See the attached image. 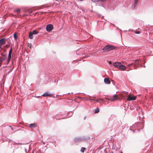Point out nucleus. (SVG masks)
Instances as JSON below:
<instances>
[{
	"label": "nucleus",
	"mask_w": 153,
	"mask_h": 153,
	"mask_svg": "<svg viewBox=\"0 0 153 153\" xmlns=\"http://www.w3.org/2000/svg\"><path fill=\"white\" fill-rule=\"evenodd\" d=\"M99 100H100L101 101H103V100L102 99L100 98L99 99Z\"/></svg>",
	"instance_id": "obj_27"
},
{
	"label": "nucleus",
	"mask_w": 153,
	"mask_h": 153,
	"mask_svg": "<svg viewBox=\"0 0 153 153\" xmlns=\"http://www.w3.org/2000/svg\"><path fill=\"white\" fill-rule=\"evenodd\" d=\"M85 148H84V147H82L81 149V150H80V151L82 152H84V151H85Z\"/></svg>",
	"instance_id": "obj_17"
},
{
	"label": "nucleus",
	"mask_w": 153,
	"mask_h": 153,
	"mask_svg": "<svg viewBox=\"0 0 153 153\" xmlns=\"http://www.w3.org/2000/svg\"><path fill=\"white\" fill-rule=\"evenodd\" d=\"M135 33L136 34H139L140 32V31H135Z\"/></svg>",
	"instance_id": "obj_25"
},
{
	"label": "nucleus",
	"mask_w": 153,
	"mask_h": 153,
	"mask_svg": "<svg viewBox=\"0 0 153 153\" xmlns=\"http://www.w3.org/2000/svg\"><path fill=\"white\" fill-rule=\"evenodd\" d=\"M99 112V109L98 108H97L95 110V113H98Z\"/></svg>",
	"instance_id": "obj_18"
},
{
	"label": "nucleus",
	"mask_w": 153,
	"mask_h": 153,
	"mask_svg": "<svg viewBox=\"0 0 153 153\" xmlns=\"http://www.w3.org/2000/svg\"><path fill=\"white\" fill-rule=\"evenodd\" d=\"M90 100H93V101H95V100H96V99H89Z\"/></svg>",
	"instance_id": "obj_26"
},
{
	"label": "nucleus",
	"mask_w": 153,
	"mask_h": 153,
	"mask_svg": "<svg viewBox=\"0 0 153 153\" xmlns=\"http://www.w3.org/2000/svg\"><path fill=\"white\" fill-rule=\"evenodd\" d=\"M121 153H122V152H121Z\"/></svg>",
	"instance_id": "obj_35"
},
{
	"label": "nucleus",
	"mask_w": 153,
	"mask_h": 153,
	"mask_svg": "<svg viewBox=\"0 0 153 153\" xmlns=\"http://www.w3.org/2000/svg\"><path fill=\"white\" fill-rule=\"evenodd\" d=\"M85 117H84V119L85 120Z\"/></svg>",
	"instance_id": "obj_34"
},
{
	"label": "nucleus",
	"mask_w": 153,
	"mask_h": 153,
	"mask_svg": "<svg viewBox=\"0 0 153 153\" xmlns=\"http://www.w3.org/2000/svg\"><path fill=\"white\" fill-rule=\"evenodd\" d=\"M27 10H30V8H28V9H27Z\"/></svg>",
	"instance_id": "obj_32"
},
{
	"label": "nucleus",
	"mask_w": 153,
	"mask_h": 153,
	"mask_svg": "<svg viewBox=\"0 0 153 153\" xmlns=\"http://www.w3.org/2000/svg\"><path fill=\"white\" fill-rule=\"evenodd\" d=\"M113 65L115 68L123 70H125L126 68V67L120 62H115L113 64Z\"/></svg>",
	"instance_id": "obj_1"
},
{
	"label": "nucleus",
	"mask_w": 153,
	"mask_h": 153,
	"mask_svg": "<svg viewBox=\"0 0 153 153\" xmlns=\"http://www.w3.org/2000/svg\"><path fill=\"white\" fill-rule=\"evenodd\" d=\"M99 100L98 99H97V100H95V101H96L97 102H99Z\"/></svg>",
	"instance_id": "obj_29"
},
{
	"label": "nucleus",
	"mask_w": 153,
	"mask_h": 153,
	"mask_svg": "<svg viewBox=\"0 0 153 153\" xmlns=\"http://www.w3.org/2000/svg\"><path fill=\"white\" fill-rule=\"evenodd\" d=\"M137 61H138V60H136V63H137Z\"/></svg>",
	"instance_id": "obj_31"
},
{
	"label": "nucleus",
	"mask_w": 153,
	"mask_h": 153,
	"mask_svg": "<svg viewBox=\"0 0 153 153\" xmlns=\"http://www.w3.org/2000/svg\"><path fill=\"white\" fill-rule=\"evenodd\" d=\"M6 39L5 38L2 39H0V45H2L4 44L6 42Z\"/></svg>",
	"instance_id": "obj_7"
},
{
	"label": "nucleus",
	"mask_w": 153,
	"mask_h": 153,
	"mask_svg": "<svg viewBox=\"0 0 153 153\" xmlns=\"http://www.w3.org/2000/svg\"><path fill=\"white\" fill-rule=\"evenodd\" d=\"M9 127H10L12 130H13V128L11 126H9Z\"/></svg>",
	"instance_id": "obj_30"
},
{
	"label": "nucleus",
	"mask_w": 153,
	"mask_h": 153,
	"mask_svg": "<svg viewBox=\"0 0 153 153\" xmlns=\"http://www.w3.org/2000/svg\"><path fill=\"white\" fill-rule=\"evenodd\" d=\"M37 126V124L36 123H31L30 124L29 126L31 129H33L36 127Z\"/></svg>",
	"instance_id": "obj_10"
},
{
	"label": "nucleus",
	"mask_w": 153,
	"mask_h": 153,
	"mask_svg": "<svg viewBox=\"0 0 153 153\" xmlns=\"http://www.w3.org/2000/svg\"><path fill=\"white\" fill-rule=\"evenodd\" d=\"M138 0H135L134 2V5H135L137 4Z\"/></svg>",
	"instance_id": "obj_21"
},
{
	"label": "nucleus",
	"mask_w": 153,
	"mask_h": 153,
	"mask_svg": "<svg viewBox=\"0 0 153 153\" xmlns=\"http://www.w3.org/2000/svg\"><path fill=\"white\" fill-rule=\"evenodd\" d=\"M75 140L76 142H80L85 140V139L80 137H77L75 139Z\"/></svg>",
	"instance_id": "obj_8"
},
{
	"label": "nucleus",
	"mask_w": 153,
	"mask_h": 153,
	"mask_svg": "<svg viewBox=\"0 0 153 153\" xmlns=\"http://www.w3.org/2000/svg\"><path fill=\"white\" fill-rule=\"evenodd\" d=\"M128 95V93L127 92H123V94H122V97L123 98H124V97H125L126 96Z\"/></svg>",
	"instance_id": "obj_11"
},
{
	"label": "nucleus",
	"mask_w": 153,
	"mask_h": 153,
	"mask_svg": "<svg viewBox=\"0 0 153 153\" xmlns=\"http://www.w3.org/2000/svg\"><path fill=\"white\" fill-rule=\"evenodd\" d=\"M14 37L15 39H16L17 38V36L16 33H15L14 34Z\"/></svg>",
	"instance_id": "obj_19"
},
{
	"label": "nucleus",
	"mask_w": 153,
	"mask_h": 153,
	"mask_svg": "<svg viewBox=\"0 0 153 153\" xmlns=\"http://www.w3.org/2000/svg\"><path fill=\"white\" fill-rule=\"evenodd\" d=\"M6 7V6H4V9H7V10H9L10 9V8L9 7Z\"/></svg>",
	"instance_id": "obj_23"
},
{
	"label": "nucleus",
	"mask_w": 153,
	"mask_h": 153,
	"mask_svg": "<svg viewBox=\"0 0 153 153\" xmlns=\"http://www.w3.org/2000/svg\"><path fill=\"white\" fill-rule=\"evenodd\" d=\"M21 10H16V12L17 13H20Z\"/></svg>",
	"instance_id": "obj_24"
},
{
	"label": "nucleus",
	"mask_w": 153,
	"mask_h": 153,
	"mask_svg": "<svg viewBox=\"0 0 153 153\" xmlns=\"http://www.w3.org/2000/svg\"><path fill=\"white\" fill-rule=\"evenodd\" d=\"M11 58V57H8V63L9 62Z\"/></svg>",
	"instance_id": "obj_22"
},
{
	"label": "nucleus",
	"mask_w": 153,
	"mask_h": 153,
	"mask_svg": "<svg viewBox=\"0 0 153 153\" xmlns=\"http://www.w3.org/2000/svg\"><path fill=\"white\" fill-rule=\"evenodd\" d=\"M53 29V26L51 24H48L46 26V29L47 31L50 32Z\"/></svg>",
	"instance_id": "obj_5"
},
{
	"label": "nucleus",
	"mask_w": 153,
	"mask_h": 153,
	"mask_svg": "<svg viewBox=\"0 0 153 153\" xmlns=\"http://www.w3.org/2000/svg\"><path fill=\"white\" fill-rule=\"evenodd\" d=\"M33 35L32 32H30L29 33V38L30 39H32L33 38Z\"/></svg>",
	"instance_id": "obj_14"
},
{
	"label": "nucleus",
	"mask_w": 153,
	"mask_h": 153,
	"mask_svg": "<svg viewBox=\"0 0 153 153\" xmlns=\"http://www.w3.org/2000/svg\"><path fill=\"white\" fill-rule=\"evenodd\" d=\"M136 98V96H133L132 97H131L129 96H128L127 97V100L129 101H131L135 100Z\"/></svg>",
	"instance_id": "obj_6"
},
{
	"label": "nucleus",
	"mask_w": 153,
	"mask_h": 153,
	"mask_svg": "<svg viewBox=\"0 0 153 153\" xmlns=\"http://www.w3.org/2000/svg\"><path fill=\"white\" fill-rule=\"evenodd\" d=\"M16 10H20L18 8V9H16Z\"/></svg>",
	"instance_id": "obj_33"
},
{
	"label": "nucleus",
	"mask_w": 153,
	"mask_h": 153,
	"mask_svg": "<svg viewBox=\"0 0 153 153\" xmlns=\"http://www.w3.org/2000/svg\"><path fill=\"white\" fill-rule=\"evenodd\" d=\"M5 60V59L2 57L0 56V64L1 65V64L3 62V61Z\"/></svg>",
	"instance_id": "obj_13"
},
{
	"label": "nucleus",
	"mask_w": 153,
	"mask_h": 153,
	"mask_svg": "<svg viewBox=\"0 0 153 153\" xmlns=\"http://www.w3.org/2000/svg\"><path fill=\"white\" fill-rule=\"evenodd\" d=\"M107 0H100V1H102V2H104V1H107Z\"/></svg>",
	"instance_id": "obj_28"
},
{
	"label": "nucleus",
	"mask_w": 153,
	"mask_h": 153,
	"mask_svg": "<svg viewBox=\"0 0 153 153\" xmlns=\"http://www.w3.org/2000/svg\"><path fill=\"white\" fill-rule=\"evenodd\" d=\"M119 99V98L118 97L117 95L115 94H114L112 97L111 98L110 100L111 101H114Z\"/></svg>",
	"instance_id": "obj_4"
},
{
	"label": "nucleus",
	"mask_w": 153,
	"mask_h": 153,
	"mask_svg": "<svg viewBox=\"0 0 153 153\" xmlns=\"http://www.w3.org/2000/svg\"><path fill=\"white\" fill-rule=\"evenodd\" d=\"M91 1L94 2H97L100 1V0H91Z\"/></svg>",
	"instance_id": "obj_20"
},
{
	"label": "nucleus",
	"mask_w": 153,
	"mask_h": 153,
	"mask_svg": "<svg viewBox=\"0 0 153 153\" xmlns=\"http://www.w3.org/2000/svg\"><path fill=\"white\" fill-rule=\"evenodd\" d=\"M51 95L50 94H49L48 93L46 92L43 94L42 95V96L44 97H46L48 96H50Z\"/></svg>",
	"instance_id": "obj_15"
},
{
	"label": "nucleus",
	"mask_w": 153,
	"mask_h": 153,
	"mask_svg": "<svg viewBox=\"0 0 153 153\" xmlns=\"http://www.w3.org/2000/svg\"><path fill=\"white\" fill-rule=\"evenodd\" d=\"M50 7L47 5H44L39 7L36 10H40V9H50Z\"/></svg>",
	"instance_id": "obj_3"
},
{
	"label": "nucleus",
	"mask_w": 153,
	"mask_h": 153,
	"mask_svg": "<svg viewBox=\"0 0 153 153\" xmlns=\"http://www.w3.org/2000/svg\"><path fill=\"white\" fill-rule=\"evenodd\" d=\"M115 48L114 46L107 45L103 48L102 50L104 52H107L115 49Z\"/></svg>",
	"instance_id": "obj_2"
},
{
	"label": "nucleus",
	"mask_w": 153,
	"mask_h": 153,
	"mask_svg": "<svg viewBox=\"0 0 153 153\" xmlns=\"http://www.w3.org/2000/svg\"><path fill=\"white\" fill-rule=\"evenodd\" d=\"M104 82L106 84H110L111 81L108 78H105L104 79Z\"/></svg>",
	"instance_id": "obj_9"
},
{
	"label": "nucleus",
	"mask_w": 153,
	"mask_h": 153,
	"mask_svg": "<svg viewBox=\"0 0 153 153\" xmlns=\"http://www.w3.org/2000/svg\"><path fill=\"white\" fill-rule=\"evenodd\" d=\"M32 32V33L33 34H36L38 33V32H37L36 30H33Z\"/></svg>",
	"instance_id": "obj_16"
},
{
	"label": "nucleus",
	"mask_w": 153,
	"mask_h": 153,
	"mask_svg": "<svg viewBox=\"0 0 153 153\" xmlns=\"http://www.w3.org/2000/svg\"><path fill=\"white\" fill-rule=\"evenodd\" d=\"M12 48H11V49H10L8 54V57H11V55L12 54Z\"/></svg>",
	"instance_id": "obj_12"
}]
</instances>
